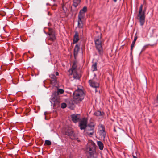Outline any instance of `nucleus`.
I'll return each mask as SVG.
<instances>
[{
    "mask_svg": "<svg viewBox=\"0 0 158 158\" xmlns=\"http://www.w3.org/2000/svg\"><path fill=\"white\" fill-rule=\"evenodd\" d=\"M144 47H144L143 48L142 50V51L141 52H140V54H141V52H142L143 50H144L145 49V48H144Z\"/></svg>",
    "mask_w": 158,
    "mask_h": 158,
    "instance_id": "27",
    "label": "nucleus"
},
{
    "mask_svg": "<svg viewBox=\"0 0 158 158\" xmlns=\"http://www.w3.org/2000/svg\"><path fill=\"white\" fill-rule=\"evenodd\" d=\"M81 0H73V6L75 7H76L80 3Z\"/></svg>",
    "mask_w": 158,
    "mask_h": 158,
    "instance_id": "17",
    "label": "nucleus"
},
{
    "mask_svg": "<svg viewBox=\"0 0 158 158\" xmlns=\"http://www.w3.org/2000/svg\"><path fill=\"white\" fill-rule=\"evenodd\" d=\"M58 74H59V73L58 72H56V76H58Z\"/></svg>",
    "mask_w": 158,
    "mask_h": 158,
    "instance_id": "28",
    "label": "nucleus"
},
{
    "mask_svg": "<svg viewBox=\"0 0 158 158\" xmlns=\"http://www.w3.org/2000/svg\"><path fill=\"white\" fill-rule=\"evenodd\" d=\"M79 40V35L77 32H76L75 34L73 39V42L74 43H77Z\"/></svg>",
    "mask_w": 158,
    "mask_h": 158,
    "instance_id": "11",
    "label": "nucleus"
},
{
    "mask_svg": "<svg viewBox=\"0 0 158 158\" xmlns=\"http://www.w3.org/2000/svg\"><path fill=\"white\" fill-rule=\"evenodd\" d=\"M48 35H49V40L52 41H53L55 40V35L53 32H50L48 33Z\"/></svg>",
    "mask_w": 158,
    "mask_h": 158,
    "instance_id": "12",
    "label": "nucleus"
},
{
    "mask_svg": "<svg viewBox=\"0 0 158 158\" xmlns=\"http://www.w3.org/2000/svg\"><path fill=\"white\" fill-rule=\"evenodd\" d=\"M64 92V90L62 89H58L56 92L57 95H58L60 94H62Z\"/></svg>",
    "mask_w": 158,
    "mask_h": 158,
    "instance_id": "21",
    "label": "nucleus"
},
{
    "mask_svg": "<svg viewBox=\"0 0 158 158\" xmlns=\"http://www.w3.org/2000/svg\"><path fill=\"white\" fill-rule=\"evenodd\" d=\"M143 5H141L140 6L139 13L137 15V19L139 21L140 25L143 26L145 22V12L146 9L145 8L143 11Z\"/></svg>",
    "mask_w": 158,
    "mask_h": 158,
    "instance_id": "2",
    "label": "nucleus"
},
{
    "mask_svg": "<svg viewBox=\"0 0 158 158\" xmlns=\"http://www.w3.org/2000/svg\"><path fill=\"white\" fill-rule=\"evenodd\" d=\"M87 11V8L86 6H84L83 8L81 9L80 11L78 17L84 18L85 14Z\"/></svg>",
    "mask_w": 158,
    "mask_h": 158,
    "instance_id": "9",
    "label": "nucleus"
},
{
    "mask_svg": "<svg viewBox=\"0 0 158 158\" xmlns=\"http://www.w3.org/2000/svg\"><path fill=\"white\" fill-rule=\"evenodd\" d=\"M95 143L92 141H89L87 145L86 151L91 156H94L96 153Z\"/></svg>",
    "mask_w": 158,
    "mask_h": 158,
    "instance_id": "4",
    "label": "nucleus"
},
{
    "mask_svg": "<svg viewBox=\"0 0 158 158\" xmlns=\"http://www.w3.org/2000/svg\"><path fill=\"white\" fill-rule=\"evenodd\" d=\"M66 107V104L65 103H62L61 104V107L62 108H64Z\"/></svg>",
    "mask_w": 158,
    "mask_h": 158,
    "instance_id": "24",
    "label": "nucleus"
},
{
    "mask_svg": "<svg viewBox=\"0 0 158 158\" xmlns=\"http://www.w3.org/2000/svg\"><path fill=\"white\" fill-rule=\"evenodd\" d=\"M89 83L91 87L95 88V92H97V89L99 88V81L97 78H94L92 79L89 80Z\"/></svg>",
    "mask_w": 158,
    "mask_h": 158,
    "instance_id": "7",
    "label": "nucleus"
},
{
    "mask_svg": "<svg viewBox=\"0 0 158 158\" xmlns=\"http://www.w3.org/2000/svg\"><path fill=\"white\" fill-rule=\"evenodd\" d=\"M80 49L79 46L78 44H76L75 47L74 49V55L77 54Z\"/></svg>",
    "mask_w": 158,
    "mask_h": 158,
    "instance_id": "16",
    "label": "nucleus"
},
{
    "mask_svg": "<svg viewBox=\"0 0 158 158\" xmlns=\"http://www.w3.org/2000/svg\"><path fill=\"white\" fill-rule=\"evenodd\" d=\"M97 145L99 147V149L100 150H102L103 148V144L102 142L100 141L97 142Z\"/></svg>",
    "mask_w": 158,
    "mask_h": 158,
    "instance_id": "14",
    "label": "nucleus"
},
{
    "mask_svg": "<svg viewBox=\"0 0 158 158\" xmlns=\"http://www.w3.org/2000/svg\"><path fill=\"white\" fill-rule=\"evenodd\" d=\"M45 144L47 145H50L51 144V142L49 140H46L45 142Z\"/></svg>",
    "mask_w": 158,
    "mask_h": 158,
    "instance_id": "23",
    "label": "nucleus"
},
{
    "mask_svg": "<svg viewBox=\"0 0 158 158\" xmlns=\"http://www.w3.org/2000/svg\"><path fill=\"white\" fill-rule=\"evenodd\" d=\"M62 8L64 13H65L67 11V8L65 7V4L64 2L62 3Z\"/></svg>",
    "mask_w": 158,
    "mask_h": 158,
    "instance_id": "22",
    "label": "nucleus"
},
{
    "mask_svg": "<svg viewBox=\"0 0 158 158\" xmlns=\"http://www.w3.org/2000/svg\"><path fill=\"white\" fill-rule=\"evenodd\" d=\"M77 63L74 61L73 63L72 67L68 71L69 75H73L74 79H78L80 78V76L77 71Z\"/></svg>",
    "mask_w": 158,
    "mask_h": 158,
    "instance_id": "5",
    "label": "nucleus"
},
{
    "mask_svg": "<svg viewBox=\"0 0 158 158\" xmlns=\"http://www.w3.org/2000/svg\"><path fill=\"white\" fill-rule=\"evenodd\" d=\"M52 100L54 102V104H56L57 102H58V101L56 99H55V98H54V99Z\"/></svg>",
    "mask_w": 158,
    "mask_h": 158,
    "instance_id": "25",
    "label": "nucleus"
},
{
    "mask_svg": "<svg viewBox=\"0 0 158 158\" xmlns=\"http://www.w3.org/2000/svg\"><path fill=\"white\" fill-rule=\"evenodd\" d=\"M45 119H46V117H45Z\"/></svg>",
    "mask_w": 158,
    "mask_h": 158,
    "instance_id": "34",
    "label": "nucleus"
},
{
    "mask_svg": "<svg viewBox=\"0 0 158 158\" xmlns=\"http://www.w3.org/2000/svg\"><path fill=\"white\" fill-rule=\"evenodd\" d=\"M87 120L84 118L79 123V127L81 130L85 129V128L86 133L90 136L94 133V123H91L87 126Z\"/></svg>",
    "mask_w": 158,
    "mask_h": 158,
    "instance_id": "1",
    "label": "nucleus"
},
{
    "mask_svg": "<svg viewBox=\"0 0 158 158\" xmlns=\"http://www.w3.org/2000/svg\"><path fill=\"white\" fill-rule=\"evenodd\" d=\"M72 121L74 123L79 121L80 119V116L79 114H73L71 116Z\"/></svg>",
    "mask_w": 158,
    "mask_h": 158,
    "instance_id": "8",
    "label": "nucleus"
},
{
    "mask_svg": "<svg viewBox=\"0 0 158 158\" xmlns=\"http://www.w3.org/2000/svg\"><path fill=\"white\" fill-rule=\"evenodd\" d=\"M137 39V36H135V38L134 39V40L133 41V42H132V44L131 45V51H132V50H133V48L134 46L135 42L136 41V40Z\"/></svg>",
    "mask_w": 158,
    "mask_h": 158,
    "instance_id": "19",
    "label": "nucleus"
},
{
    "mask_svg": "<svg viewBox=\"0 0 158 158\" xmlns=\"http://www.w3.org/2000/svg\"><path fill=\"white\" fill-rule=\"evenodd\" d=\"M96 48L100 55L103 54V51L102 48V43L101 38H98L95 40Z\"/></svg>",
    "mask_w": 158,
    "mask_h": 158,
    "instance_id": "6",
    "label": "nucleus"
},
{
    "mask_svg": "<svg viewBox=\"0 0 158 158\" xmlns=\"http://www.w3.org/2000/svg\"><path fill=\"white\" fill-rule=\"evenodd\" d=\"M156 102L157 103H158V95L157 96V98H156Z\"/></svg>",
    "mask_w": 158,
    "mask_h": 158,
    "instance_id": "26",
    "label": "nucleus"
},
{
    "mask_svg": "<svg viewBox=\"0 0 158 158\" xmlns=\"http://www.w3.org/2000/svg\"><path fill=\"white\" fill-rule=\"evenodd\" d=\"M71 138L72 139H73V138Z\"/></svg>",
    "mask_w": 158,
    "mask_h": 158,
    "instance_id": "32",
    "label": "nucleus"
},
{
    "mask_svg": "<svg viewBox=\"0 0 158 158\" xmlns=\"http://www.w3.org/2000/svg\"><path fill=\"white\" fill-rule=\"evenodd\" d=\"M44 114H45V112L44 113Z\"/></svg>",
    "mask_w": 158,
    "mask_h": 158,
    "instance_id": "33",
    "label": "nucleus"
},
{
    "mask_svg": "<svg viewBox=\"0 0 158 158\" xmlns=\"http://www.w3.org/2000/svg\"><path fill=\"white\" fill-rule=\"evenodd\" d=\"M84 18L78 17V26L79 28H82L83 24L82 22Z\"/></svg>",
    "mask_w": 158,
    "mask_h": 158,
    "instance_id": "10",
    "label": "nucleus"
},
{
    "mask_svg": "<svg viewBox=\"0 0 158 158\" xmlns=\"http://www.w3.org/2000/svg\"><path fill=\"white\" fill-rule=\"evenodd\" d=\"M115 2H116L117 0H113Z\"/></svg>",
    "mask_w": 158,
    "mask_h": 158,
    "instance_id": "30",
    "label": "nucleus"
},
{
    "mask_svg": "<svg viewBox=\"0 0 158 158\" xmlns=\"http://www.w3.org/2000/svg\"><path fill=\"white\" fill-rule=\"evenodd\" d=\"M104 114V113L103 112H101L99 111H96L94 113V114L97 116H102Z\"/></svg>",
    "mask_w": 158,
    "mask_h": 158,
    "instance_id": "15",
    "label": "nucleus"
},
{
    "mask_svg": "<svg viewBox=\"0 0 158 158\" xmlns=\"http://www.w3.org/2000/svg\"><path fill=\"white\" fill-rule=\"evenodd\" d=\"M65 135L69 136H74V134L73 131L71 130H69L68 131L66 132Z\"/></svg>",
    "mask_w": 158,
    "mask_h": 158,
    "instance_id": "13",
    "label": "nucleus"
},
{
    "mask_svg": "<svg viewBox=\"0 0 158 158\" xmlns=\"http://www.w3.org/2000/svg\"><path fill=\"white\" fill-rule=\"evenodd\" d=\"M84 98V94L81 89H78L73 94V100L77 102L81 101Z\"/></svg>",
    "mask_w": 158,
    "mask_h": 158,
    "instance_id": "3",
    "label": "nucleus"
},
{
    "mask_svg": "<svg viewBox=\"0 0 158 158\" xmlns=\"http://www.w3.org/2000/svg\"><path fill=\"white\" fill-rule=\"evenodd\" d=\"M114 131L115 132H116V130H115V129H114Z\"/></svg>",
    "mask_w": 158,
    "mask_h": 158,
    "instance_id": "31",
    "label": "nucleus"
},
{
    "mask_svg": "<svg viewBox=\"0 0 158 158\" xmlns=\"http://www.w3.org/2000/svg\"><path fill=\"white\" fill-rule=\"evenodd\" d=\"M133 158H137L136 156H135L134 155H133Z\"/></svg>",
    "mask_w": 158,
    "mask_h": 158,
    "instance_id": "29",
    "label": "nucleus"
},
{
    "mask_svg": "<svg viewBox=\"0 0 158 158\" xmlns=\"http://www.w3.org/2000/svg\"><path fill=\"white\" fill-rule=\"evenodd\" d=\"M92 70L93 71H95L97 70V63H94L92 66Z\"/></svg>",
    "mask_w": 158,
    "mask_h": 158,
    "instance_id": "18",
    "label": "nucleus"
},
{
    "mask_svg": "<svg viewBox=\"0 0 158 158\" xmlns=\"http://www.w3.org/2000/svg\"><path fill=\"white\" fill-rule=\"evenodd\" d=\"M50 77L52 79V80H51V82H55L56 80V76H55L54 74H52L50 75Z\"/></svg>",
    "mask_w": 158,
    "mask_h": 158,
    "instance_id": "20",
    "label": "nucleus"
}]
</instances>
